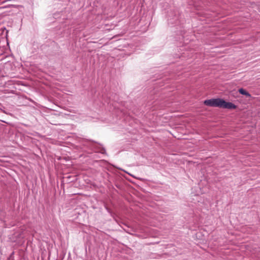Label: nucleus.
I'll return each mask as SVG.
<instances>
[{"mask_svg": "<svg viewBox=\"0 0 260 260\" xmlns=\"http://www.w3.org/2000/svg\"><path fill=\"white\" fill-rule=\"evenodd\" d=\"M221 100L222 99H212L205 100L204 103L207 106L220 108Z\"/></svg>", "mask_w": 260, "mask_h": 260, "instance_id": "nucleus-1", "label": "nucleus"}, {"mask_svg": "<svg viewBox=\"0 0 260 260\" xmlns=\"http://www.w3.org/2000/svg\"><path fill=\"white\" fill-rule=\"evenodd\" d=\"M220 108H225L228 109H235L236 108V106L231 102H226L224 100H221Z\"/></svg>", "mask_w": 260, "mask_h": 260, "instance_id": "nucleus-2", "label": "nucleus"}, {"mask_svg": "<svg viewBox=\"0 0 260 260\" xmlns=\"http://www.w3.org/2000/svg\"><path fill=\"white\" fill-rule=\"evenodd\" d=\"M239 92L240 93H241V94H243V95H245V96H246L247 97H250L251 96V95L250 93H249L248 92H247L245 89H244L243 88H240L239 89Z\"/></svg>", "mask_w": 260, "mask_h": 260, "instance_id": "nucleus-3", "label": "nucleus"}]
</instances>
